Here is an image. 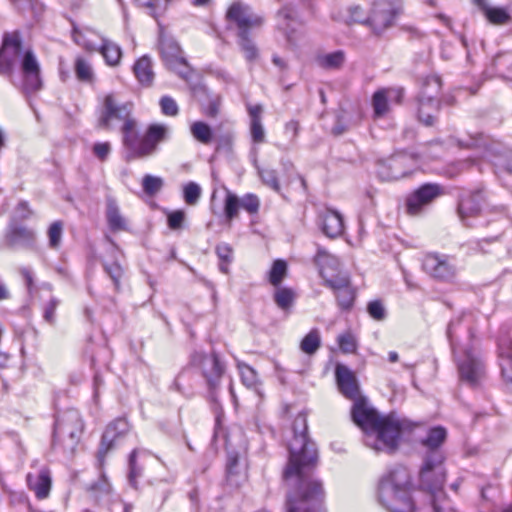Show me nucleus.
Segmentation results:
<instances>
[{
    "label": "nucleus",
    "mask_w": 512,
    "mask_h": 512,
    "mask_svg": "<svg viewBox=\"0 0 512 512\" xmlns=\"http://www.w3.org/2000/svg\"><path fill=\"white\" fill-rule=\"evenodd\" d=\"M433 512H460L456 509L451 500L442 491V494H435L430 496Z\"/></svg>",
    "instance_id": "37998d69"
},
{
    "label": "nucleus",
    "mask_w": 512,
    "mask_h": 512,
    "mask_svg": "<svg viewBox=\"0 0 512 512\" xmlns=\"http://www.w3.org/2000/svg\"><path fill=\"white\" fill-rule=\"evenodd\" d=\"M335 379L340 393L353 402L362 397L360 387L354 372L344 364H337L335 367Z\"/></svg>",
    "instance_id": "aec40b11"
},
{
    "label": "nucleus",
    "mask_w": 512,
    "mask_h": 512,
    "mask_svg": "<svg viewBox=\"0 0 512 512\" xmlns=\"http://www.w3.org/2000/svg\"><path fill=\"white\" fill-rule=\"evenodd\" d=\"M422 267L431 277L441 281H451L457 273L455 263L444 254H427L423 259Z\"/></svg>",
    "instance_id": "2eb2a0df"
},
{
    "label": "nucleus",
    "mask_w": 512,
    "mask_h": 512,
    "mask_svg": "<svg viewBox=\"0 0 512 512\" xmlns=\"http://www.w3.org/2000/svg\"><path fill=\"white\" fill-rule=\"evenodd\" d=\"M162 114L174 117L179 113V107L176 101L168 95L162 96L159 101Z\"/></svg>",
    "instance_id": "6e6d98bb"
},
{
    "label": "nucleus",
    "mask_w": 512,
    "mask_h": 512,
    "mask_svg": "<svg viewBox=\"0 0 512 512\" xmlns=\"http://www.w3.org/2000/svg\"><path fill=\"white\" fill-rule=\"evenodd\" d=\"M330 288L337 300V304L342 311H350L356 299V289L352 286L349 275L332 282Z\"/></svg>",
    "instance_id": "b1692460"
},
{
    "label": "nucleus",
    "mask_w": 512,
    "mask_h": 512,
    "mask_svg": "<svg viewBox=\"0 0 512 512\" xmlns=\"http://www.w3.org/2000/svg\"><path fill=\"white\" fill-rule=\"evenodd\" d=\"M163 187V179L158 176L147 174L142 179L143 191L149 195L154 196Z\"/></svg>",
    "instance_id": "8fccbe9b"
},
{
    "label": "nucleus",
    "mask_w": 512,
    "mask_h": 512,
    "mask_svg": "<svg viewBox=\"0 0 512 512\" xmlns=\"http://www.w3.org/2000/svg\"><path fill=\"white\" fill-rule=\"evenodd\" d=\"M185 220V212L182 210H176L168 214L167 222L168 226L172 230H177L182 227Z\"/></svg>",
    "instance_id": "052dcab7"
},
{
    "label": "nucleus",
    "mask_w": 512,
    "mask_h": 512,
    "mask_svg": "<svg viewBox=\"0 0 512 512\" xmlns=\"http://www.w3.org/2000/svg\"><path fill=\"white\" fill-rule=\"evenodd\" d=\"M20 65L23 77L22 88L25 94L41 90L43 86L40 65L31 49L24 50L19 31L5 32L0 47V74L11 75L16 65Z\"/></svg>",
    "instance_id": "7ed1b4c3"
},
{
    "label": "nucleus",
    "mask_w": 512,
    "mask_h": 512,
    "mask_svg": "<svg viewBox=\"0 0 512 512\" xmlns=\"http://www.w3.org/2000/svg\"><path fill=\"white\" fill-rule=\"evenodd\" d=\"M201 187L196 182H188L183 187V198L186 204L194 206L198 203L201 196Z\"/></svg>",
    "instance_id": "09e8293b"
},
{
    "label": "nucleus",
    "mask_w": 512,
    "mask_h": 512,
    "mask_svg": "<svg viewBox=\"0 0 512 512\" xmlns=\"http://www.w3.org/2000/svg\"><path fill=\"white\" fill-rule=\"evenodd\" d=\"M276 26L285 35L288 43L294 44L296 42L297 28L300 26V22L297 19L294 7L284 5L278 10L276 13Z\"/></svg>",
    "instance_id": "412c9836"
},
{
    "label": "nucleus",
    "mask_w": 512,
    "mask_h": 512,
    "mask_svg": "<svg viewBox=\"0 0 512 512\" xmlns=\"http://www.w3.org/2000/svg\"><path fill=\"white\" fill-rule=\"evenodd\" d=\"M351 419L363 431L366 446L388 453H393L400 440L416 427L415 423L395 413L380 415L364 396L353 402Z\"/></svg>",
    "instance_id": "f03ea898"
},
{
    "label": "nucleus",
    "mask_w": 512,
    "mask_h": 512,
    "mask_svg": "<svg viewBox=\"0 0 512 512\" xmlns=\"http://www.w3.org/2000/svg\"><path fill=\"white\" fill-rule=\"evenodd\" d=\"M409 158L406 155H395L378 165L377 173L382 180H399L410 174L404 166Z\"/></svg>",
    "instance_id": "5701e85b"
},
{
    "label": "nucleus",
    "mask_w": 512,
    "mask_h": 512,
    "mask_svg": "<svg viewBox=\"0 0 512 512\" xmlns=\"http://www.w3.org/2000/svg\"><path fill=\"white\" fill-rule=\"evenodd\" d=\"M123 144L133 157L147 158L157 153L159 144L169 137V128L165 124H151L140 137L136 131V121L131 118L122 124Z\"/></svg>",
    "instance_id": "0eeeda50"
},
{
    "label": "nucleus",
    "mask_w": 512,
    "mask_h": 512,
    "mask_svg": "<svg viewBox=\"0 0 512 512\" xmlns=\"http://www.w3.org/2000/svg\"><path fill=\"white\" fill-rule=\"evenodd\" d=\"M133 73L141 86L150 87L155 77L151 58L143 55L137 59L133 65Z\"/></svg>",
    "instance_id": "7c9ffc66"
},
{
    "label": "nucleus",
    "mask_w": 512,
    "mask_h": 512,
    "mask_svg": "<svg viewBox=\"0 0 512 512\" xmlns=\"http://www.w3.org/2000/svg\"><path fill=\"white\" fill-rule=\"evenodd\" d=\"M483 198V193L480 190L463 195L460 198L458 214L465 226L471 227L472 224L469 222V218L476 217L480 214Z\"/></svg>",
    "instance_id": "393cba45"
},
{
    "label": "nucleus",
    "mask_w": 512,
    "mask_h": 512,
    "mask_svg": "<svg viewBox=\"0 0 512 512\" xmlns=\"http://www.w3.org/2000/svg\"><path fill=\"white\" fill-rule=\"evenodd\" d=\"M227 28L235 31L236 43L247 62L259 58V49L254 40V32L260 30L265 17L244 2H233L225 14Z\"/></svg>",
    "instance_id": "20e7f679"
},
{
    "label": "nucleus",
    "mask_w": 512,
    "mask_h": 512,
    "mask_svg": "<svg viewBox=\"0 0 512 512\" xmlns=\"http://www.w3.org/2000/svg\"><path fill=\"white\" fill-rule=\"evenodd\" d=\"M59 304V300L56 298H51L49 302L45 305L43 311V317L45 321L48 323H54L55 321V311Z\"/></svg>",
    "instance_id": "e2e57ef3"
},
{
    "label": "nucleus",
    "mask_w": 512,
    "mask_h": 512,
    "mask_svg": "<svg viewBox=\"0 0 512 512\" xmlns=\"http://www.w3.org/2000/svg\"><path fill=\"white\" fill-rule=\"evenodd\" d=\"M501 373L507 382L512 383V340L503 337L498 340Z\"/></svg>",
    "instance_id": "c756f323"
},
{
    "label": "nucleus",
    "mask_w": 512,
    "mask_h": 512,
    "mask_svg": "<svg viewBox=\"0 0 512 512\" xmlns=\"http://www.w3.org/2000/svg\"><path fill=\"white\" fill-rule=\"evenodd\" d=\"M295 300V293L291 288L281 287L276 289L274 293V301L276 305L283 311L289 310Z\"/></svg>",
    "instance_id": "58836bf2"
},
{
    "label": "nucleus",
    "mask_w": 512,
    "mask_h": 512,
    "mask_svg": "<svg viewBox=\"0 0 512 512\" xmlns=\"http://www.w3.org/2000/svg\"><path fill=\"white\" fill-rule=\"evenodd\" d=\"M258 174L262 182L266 186L270 187L272 190L276 192L280 191V183L276 170L268 168H258Z\"/></svg>",
    "instance_id": "3c124183"
},
{
    "label": "nucleus",
    "mask_w": 512,
    "mask_h": 512,
    "mask_svg": "<svg viewBox=\"0 0 512 512\" xmlns=\"http://www.w3.org/2000/svg\"><path fill=\"white\" fill-rule=\"evenodd\" d=\"M84 424L80 413L68 409L61 413L54 425L52 447L65 455H72L80 441Z\"/></svg>",
    "instance_id": "9d476101"
},
{
    "label": "nucleus",
    "mask_w": 512,
    "mask_h": 512,
    "mask_svg": "<svg viewBox=\"0 0 512 512\" xmlns=\"http://www.w3.org/2000/svg\"><path fill=\"white\" fill-rule=\"evenodd\" d=\"M198 376L196 368L189 359V363L178 373L171 387L186 398H191L198 387Z\"/></svg>",
    "instance_id": "4be33fe9"
},
{
    "label": "nucleus",
    "mask_w": 512,
    "mask_h": 512,
    "mask_svg": "<svg viewBox=\"0 0 512 512\" xmlns=\"http://www.w3.org/2000/svg\"><path fill=\"white\" fill-rule=\"evenodd\" d=\"M110 151L111 145L109 142H97L93 146L94 155L101 161L107 159L108 155L110 154Z\"/></svg>",
    "instance_id": "0e129e2a"
},
{
    "label": "nucleus",
    "mask_w": 512,
    "mask_h": 512,
    "mask_svg": "<svg viewBox=\"0 0 512 512\" xmlns=\"http://www.w3.org/2000/svg\"><path fill=\"white\" fill-rule=\"evenodd\" d=\"M190 131L192 136L200 143L207 145L212 142L213 131L207 123L196 121L191 125Z\"/></svg>",
    "instance_id": "4c0bfd02"
},
{
    "label": "nucleus",
    "mask_w": 512,
    "mask_h": 512,
    "mask_svg": "<svg viewBox=\"0 0 512 512\" xmlns=\"http://www.w3.org/2000/svg\"><path fill=\"white\" fill-rule=\"evenodd\" d=\"M103 268L106 274L111 278L114 283L115 289L118 290L120 287V279L123 275V269L121 265L114 261L112 263H103Z\"/></svg>",
    "instance_id": "864d4df0"
},
{
    "label": "nucleus",
    "mask_w": 512,
    "mask_h": 512,
    "mask_svg": "<svg viewBox=\"0 0 512 512\" xmlns=\"http://www.w3.org/2000/svg\"><path fill=\"white\" fill-rule=\"evenodd\" d=\"M446 457L438 452L431 456H423V462L419 471L420 486L430 493L442 494L446 481V469L444 466Z\"/></svg>",
    "instance_id": "f8f14e48"
},
{
    "label": "nucleus",
    "mask_w": 512,
    "mask_h": 512,
    "mask_svg": "<svg viewBox=\"0 0 512 512\" xmlns=\"http://www.w3.org/2000/svg\"><path fill=\"white\" fill-rule=\"evenodd\" d=\"M250 134L253 143L260 144L265 141V130L261 121L250 122Z\"/></svg>",
    "instance_id": "bf43d9fd"
},
{
    "label": "nucleus",
    "mask_w": 512,
    "mask_h": 512,
    "mask_svg": "<svg viewBox=\"0 0 512 512\" xmlns=\"http://www.w3.org/2000/svg\"><path fill=\"white\" fill-rule=\"evenodd\" d=\"M75 74L79 81L90 83L93 81L94 73L91 65L82 57H77L75 60Z\"/></svg>",
    "instance_id": "79ce46f5"
},
{
    "label": "nucleus",
    "mask_w": 512,
    "mask_h": 512,
    "mask_svg": "<svg viewBox=\"0 0 512 512\" xmlns=\"http://www.w3.org/2000/svg\"><path fill=\"white\" fill-rule=\"evenodd\" d=\"M493 65L500 77L512 81V54L497 55L493 60Z\"/></svg>",
    "instance_id": "e433bc0d"
},
{
    "label": "nucleus",
    "mask_w": 512,
    "mask_h": 512,
    "mask_svg": "<svg viewBox=\"0 0 512 512\" xmlns=\"http://www.w3.org/2000/svg\"><path fill=\"white\" fill-rule=\"evenodd\" d=\"M48 245L52 249L60 247L63 235V222L61 220L54 221L48 228Z\"/></svg>",
    "instance_id": "49530a36"
},
{
    "label": "nucleus",
    "mask_w": 512,
    "mask_h": 512,
    "mask_svg": "<svg viewBox=\"0 0 512 512\" xmlns=\"http://www.w3.org/2000/svg\"><path fill=\"white\" fill-rule=\"evenodd\" d=\"M420 81V91L417 97L418 101V119L425 126H433L437 122V116L440 109L438 95L441 91L442 82L437 75L423 76L415 71Z\"/></svg>",
    "instance_id": "9b49d317"
},
{
    "label": "nucleus",
    "mask_w": 512,
    "mask_h": 512,
    "mask_svg": "<svg viewBox=\"0 0 512 512\" xmlns=\"http://www.w3.org/2000/svg\"><path fill=\"white\" fill-rule=\"evenodd\" d=\"M106 221L111 231H126L128 224L125 217L121 214L119 205L112 196L106 197Z\"/></svg>",
    "instance_id": "c85d7f7f"
},
{
    "label": "nucleus",
    "mask_w": 512,
    "mask_h": 512,
    "mask_svg": "<svg viewBox=\"0 0 512 512\" xmlns=\"http://www.w3.org/2000/svg\"><path fill=\"white\" fill-rule=\"evenodd\" d=\"M137 5L141 7H146L148 9V13L156 18L157 16V6L159 0H134Z\"/></svg>",
    "instance_id": "774afa93"
},
{
    "label": "nucleus",
    "mask_w": 512,
    "mask_h": 512,
    "mask_svg": "<svg viewBox=\"0 0 512 512\" xmlns=\"http://www.w3.org/2000/svg\"><path fill=\"white\" fill-rule=\"evenodd\" d=\"M367 312L376 321H383L387 316L386 308L381 300H372L367 304Z\"/></svg>",
    "instance_id": "5fc2aeb1"
},
{
    "label": "nucleus",
    "mask_w": 512,
    "mask_h": 512,
    "mask_svg": "<svg viewBox=\"0 0 512 512\" xmlns=\"http://www.w3.org/2000/svg\"><path fill=\"white\" fill-rule=\"evenodd\" d=\"M203 113L209 117H215L219 110V101L217 98H209L208 102L202 103Z\"/></svg>",
    "instance_id": "338daca9"
},
{
    "label": "nucleus",
    "mask_w": 512,
    "mask_h": 512,
    "mask_svg": "<svg viewBox=\"0 0 512 512\" xmlns=\"http://www.w3.org/2000/svg\"><path fill=\"white\" fill-rule=\"evenodd\" d=\"M100 52L108 65L115 66L120 62L122 51L116 43L103 39Z\"/></svg>",
    "instance_id": "c9c22d12"
},
{
    "label": "nucleus",
    "mask_w": 512,
    "mask_h": 512,
    "mask_svg": "<svg viewBox=\"0 0 512 512\" xmlns=\"http://www.w3.org/2000/svg\"><path fill=\"white\" fill-rule=\"evenodd\" d=\"M27 484L38 499L47 498L52 485L50 470L47 467H42L36 475L29 473L27 475Z\"/></svg>",
    "instance_id": "bb28decb"
},
{
    "label": "nucleus",
    "mask_w": 512,
    "mask_h": 512,
    "mask_svg": "<svg viewBox=\"0 0 512 512\" xmlns=\"http://www.w3.org/2000/svg\"><path fill=\"white\" fill-rule=\"evenodd\" d=\"M131 110L128 104H119L116 102L112 94L104 98L103 106L100 110L98 118V127L110 130L114 127L115 122H122L130 120Z\"/></svg>",
    "instance_id": "4468645a"
},
{
    "label": "nucleus",
    "mask_w": 512,
    "mask_h": 512,
    "mask_svg": "<svg viewBox=\"0 0 512 512\" xmlns=\"http://www.w3.org/2000/svg\"><path fill=\"white\" fill-rule=\"evenodd\" d=\"M110 490V483L103 473L100 474L96 481L92 482L87 487V491L90 492L95 499H99L102 496L109 494Z\"/></svg>",
    "instance_id": "c03bdc74"
},
{
    "label": "nucleus",
    "mask_w": 512,
    "mask_h": 512,
    "mask_svg": "<svg viewBox=\"0 0 512 512\" xmlns=\"http://www.w3.org/2000/svg\"><path fill=\"white\" fill-rule=\"evenodd\" d=\"M292 429L289 458L282 475L287 487L286 512H321L325 490L322 480L314 474L318 449L308 435L306 413H298Z\"/></svg>",
    "instance_id": "f257e3e1"
},
{
    "label": "nucleus",
    "mask_w": 512,
    "mask_h": 512,
    "mask_svg": "<svg viewBox=\"0 0 512 512\" xmlns=\"http://www.w3.org/2000/svg\"><path fill=\"white\" fill-rule=\"evenodd\" d=\"M404 98V89L402 87L381 88L372 95L371 105L373 108V118L380 119L385 117L392 104H400Z\"/></svg>",
    "instance_id": "f3484780"
},
{
    "label": "nucleus",
    "mask_w": 512,
    "mask_h": 512,
    "mask_svg": "<svg viewBox=\"0 0 512 512\" xmlns=\"http://www.w3.org/2000/svg\"><path fill=\"white\" fill-rule=\"evenodd\" d=\"M479 9L484 13L488 21L495 25L507 24L511 20V15L505 8L490 7L486 0L482 4H476Z\"/></svg>",
    "instance_id": "2f4dec72"
},
{
    "label": "nucleus",
    "mask_w": 512,
    "mask_h": 512,
    "mask_svg": "<svg viewBox=\"0 0 512 512\" xmlns=\"http://www.w3.org/2000/svg\"><path fill=\"white\" fill-rule=\"evenodd\" d=\"M241 380L243 384L247 387H253L257 383V373L256 371L247 364H242L239 366Z\"/></svg>",
    "instance_id": "4d7b16f0"
},
{
    "label": "nucleus",
    "mask_w": 512,
    "mask_h": 512,
    "mask_svg": "<svg viewBox=\"0 0 512 512\" xmlns=\"http://www.w3.org/2000/svg\"><path fill=\"white\" fill-rule=\"evenodd\" d=\"M346 56L343 50H337L331 53L320 54L316 57V63L319 67L326 70H338L345 63Z\"/></svg>",
    "instance_id": "473e14b6"
},
{
    "label": "nucleus",
    "mask_w": 512,
    "mask_h": 512,
    "mask_svg": "<svg viewBox=\"0 0 512 512\" xmlns=\"http://www.w3.org/2000/svg\"><path fill=\"white\" fill-rule=\"evenodd\" d=\"M447 437V431L442 426H435L428 430L427 436L421 440L422 446L425 448L424 456H431L438 452L441 456H445L441 449L442 444Z\"/></svg>",
    "instance_id": "cd10ccee"
},
{
    "label": "nucleus",
    "mask_w": 512,
    "mask_h": 512,
    "mask_svg": "<svg viewBox=\"0 0 512 512\" xmlns=\"http://www.w3.org/2000/svg\"><path fill=\"white\" fill-rule=\"evenodd\" d=\"M167 68L173 72H175L180 78L188 81L193 74V69L187 62V60L183 57V55L175 61V63L170 64Z\"/></svg>",
    "instance_id": "603ef678"
},
{
    "label": "nucleus",
    "mask_w": 512,
    "mask_h": 512,
    "mask_svg": "<svg viewBox=\"0 0 512 512\" xmlns=\"http://www.w3.org/2000/svg\"><path fill=\"white\" fill-rule=\"evenodd\" d=\"M411 491L409 471L403 466H395L379 481L378 501L389 512H415Z\"/></svg>",
    "instance_id": "39448f33"
},
{
    "label": "nucleus",
    "mask_w": 512,
    "mask_h": 512,
    "mask_svg": "<svg viewBox=\"0 0 512 512\" xmlns=\"http://www.w3.org/2000/svg\"><path fill=\"white\" fill-rule=\"evenodd\" d=\"M314 263L318 267L326 287L348 275V273L341 270L339 259L322 247L317 248Z\"/></svg>",
    "instance_id": "dca6fc26"
},
{
    "label": "nucleus",
    "mask_w": 512,
    "mask_h": 512,
    "mask_svg": "<svg viewBox=\"0 0 512 512\" xmlns=\"http://www.w3.org/2000/svg\"><path fill=\"white\" fill-rule=\"evenodd\" d=\"M337 342L340 350L345 354L355 353L358 347L356 337L350 331L340 334Z\"/></svg>",
    "instance_id": "de8ad7c7"
},
{
    "label": "nucleus",
    "mask_w": 512,
    "mask_h": 512,
    "mask_svg": "<svg viewBox=\"0 0 512 512\" xmlns=\"http://www.w3.org/2000/svg\"><path fill=\"white\" fill-rule=\"evenodd\" d=\"M321 346V335L317 328L311 329L301 340L300 349L307 355L315 354Z\"/></svg>",
    "instance_id": "f704fd0d"
},
{
    "label": "nucleus",
    "mask_w": 512,
    "mask_h": 512,
    "mask_svg": "<svg viewBox=\"0 0 512 512\" xmlns=\"http://www.w3.org/2000/svg\"><path fill=\"white\" fill-rule=\"evenodd\" d=\"M287 273V263L284 260H275L269 272V282L278 287Z\"/></svg>",
    "instance_id": "a18cd8bd"
},
{
    "label": "nucleus",
    "mask_w": 512,
    "mask_h": 512,
    "mask_svg": "<svg viewBox=\"0 0 512 512\" xmlns=\"http://www.w3.org/2000/svg\"><path fill=\"white\" fill-rule=\"evenodd\" d=\"M5 241L10 248H23L31 251L37 249V234L35 230L14 221L7 227Z\"/></svg>",
    "instance_id": "a211bd4d"
},
{
    "label": "nucleus",
    "mask_w": 512,
    "mask_h": 512,
    "mask_svg": "<svg viewBox=\"0 0 512 512\" xmlns=\"http://www.w3.org/2000/svg\"><path fill=\"white\" fill-rule=\"evenodd\" d=\"M470 314L462 313L461 315L451 319L447 327V338L450 342L454 356L456 357L459 374L462 380L471 385H475L483 373V364L480 358L474 353L471 348H466L463 351H458L455 337L458 328L465 324V328L470 331L471 328L467 322Z\"/></svg>",
    "instance_id": "6e6552de"
},
{
    "label": "nucleus",
    "mask_w": 512,
    "mask_h": 512,
    "mask_svg": "<svg viewBox=\"0 0 512 512\" xmlns=\"http://www.w3.org/2000/svg\"><path fill=\"white\" fill-rule=\"evenodd\" d=\"M128 430L129 423L124 418H117L107 425L102 434L98 449V461L101 466L107 453L117 445L118 441L124 437Z\"/></svg>",
    "instance_id": "6ab92c4d"
},
{
    "label": "nucleus",
    "mask_w": 512,
    "mask_h": 512,
    "mask_svg": "<svg viewBox=\"0 0 512 512\" xmlns=\"http://www.w3.org/2000/svg\"><path fill=\"white\" fill-rule=\"evenodd\" d=\"M444 194L445 187L443 185L438 183H424L406 197V211L410 215H418Z\"/></svg>",
    "instance_id": "ddd939ff"
},
{
    "label": "nucleus",
    "mask_w": 512,
    "mask_h": 512,
    "mask_svg": "<svg viewBox=\"0 0 512 512\" xmlns=\"http://www.w3.org/2000/svg\"><path fill=\"white\" fill-rule=\"evenodd\" d=\"M160 53L166 67L175 63L182 56L179 44L172 39L160 42Z\"/></svg>",
    "instance_id": "72a5a7b5"
},
{
    "label": "nucleus",
    "mask_w": 512,
    "mask_h": 512,
    "mask_svg": "<svg viewBox=\"0 0 512 512\" xmlns=\"http://www.w3.org/2000/svg\"><path fill=\"white\" fill-rule=\"evenodd\" d=\"M240 208L241 202L238 196L232 193L230 190H226V196L224 200V214L226 219L231 221L236 218Z\"/></svg>",
    "instance_id": "a19ab883"
},
{
    "label": "nucleus",
    "mask_w": 512,
    "mask_h": 512,
    "mask_svg": "<svg viewBox=\"0 0 512 512\" xmlns=\"http://www.w3.org/2000/svg\"><path fill=\"white\" fill-rule=\"evenodd\" d=\"M241 208L246 210L250 214H255L259 210L260 202L256 195L248 193L241 199Z\"/></svg>",
    "instance_id": "13d9d810"
},
{
    "label": "nucleus",
    "mask_w": 512,
    "mask_h": 512,
    "mask_svg": "<svg viewBox=\"0 0 512 512\" xmlns=\"http://www.w3.org/2000/svg\"><path fill=\"white\" fill-rule=\"evenodd\" d=\"M401 4V0H377L373 3L368 17H365L360 6H351L348 9V19L351 23L369 26L374 34L380 35L394 24L401 11Z\"/></svg>",
    "instance_id": "1a4fd4ad"
},
{
    "label": "nucleus",
    "mask_w": 512,
    "mask_h": 512,
    "mask_svg": "<svg viewBox=\"0 0 512 512\" xmlns=\"http://www.w3.org/2000/svg\"><path fill=\"white\" fill-rule=\"evenodd\" d=\"M138 449H133L128 459V482L131 487L138 489L137 479L142 476V467L137 463Z\"/></svg>",
    "instance_id": "ea45409f"
},
{
    "label": "nucleus",
    "mask_w": 512,
    "mask_h": 512,
    "mask_svg": "<svg viewBox=\"0 0 512 512\" xmlns=\"http://www.w3.org/2000/svg\"><path fill=\"white\" fill-rule=\"evenodd\" d=\"M191 364L194 365L197 372L203 378L206 386V398L210 403L211 410L215 414L216 424H220L223 417V409L219 402V393L221 389L222 377L226 366L221 361L216 351L205 353L203 351H194L190 355Z\"/></svg>",
    "instance_id": "423d86ee"
},
{
    "label": "nucleus",
    "mask_w": 512,
    "mask_h": 512,
    "mask_svg": "<svg viewBox=\"0 0 512 512\" xmlns=\"http://www.w3.org/2000/svg\"><path fill=\"white\" fill-rule=\"evenodd\" d=\"M319 225L322 232L329 238L340 236L344 230L342 215L331 209H326L319 214Z\"/></svg>",
    "instance_id": "a878e982"
},
{
    "label": "nucleus",
    "mask_w": 512,
    "mask_h": 512,
    "mask_svg": "<svg viewBox=\"0 0 512 512\" xmlns=\"http://www.w3.org/2000/svg\"><path fill=\"white\" fill-rule=\"evenodd\" d=\"M215 252L220 261L232 262L233 249L229 244L224 243V242L219 243L215 248Z\"/></svg>",
    "instance_id": "680f3d73"
},
{
    "label": "nucleus",
    "mask_w": 512,
    "mask_h": 512,
    "mask_svg": "<svg viewBox=\"0 0 512 512\" xmlns=\"http://www.w3.org/2000/svg\"><path fill=\"white\" fill-rule=\"evenodd\" d=\"M20 276L23 278L28 291L34 287V272L31 267L21 266L18 268Z\"/></svg>",
    "instance_id": "69168bd1"
}]
</instances>
